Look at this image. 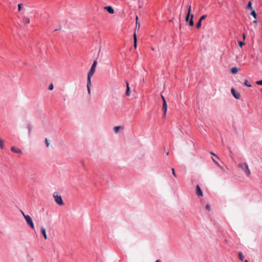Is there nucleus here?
Wrapping results in <instances>:
<instances>
[{"instance_id": "f257e3e1", "label": "nucleus", "mask_w": 262, "mask_h": 262, "mask_svg": "<svg viewBox=\"0 0 262 262\" xmlns=\"http://www.w3.org/2000/svg\"><path fill=\"white\" fill-rule=\"evenodd\" d=\"M238 167L242 169L245 172V173L247 176H249L250 175L251 172L249 168L248 165L246 162L238 164Z\"/></svg>"}, {"instance_id": "f03ea898", "label": "nucleus", "mask_w": 262, "mask_h": 262, "mask_svg": "<svg viewBox=\"0 0 262 262\" xmlns=\"http://www.w3.org/2000/svg\"><path fill=\"white\" fill-rule=\"evenodd\" d=\"M53 197L54 198L55 202L59 205L62 206L64 204L62 201L61 196L54 193L53 194Z\"/></svg>"}, {"instance_id": "7ed1b4c3", "label": "nucleus", "mask_w": 262, "mask_h": 262, "mask_svg": "<svg viewBox=\"0 0 262 262\" xmlns=\"http://www.w3.org/2000/svg\"><path fill=\"white\" fill-rule=\"evenodd\" d=\"M96 67H91L90 70L88 73L87 81H89V83L91 82V77L93 76L95 72Z\"/></svg>"}, {"instance_id": "20e7f679", "label": "nucleus", "mask_w": 262, "mask_h": 262, "mask_svg": "<svg viewBox=\"0 0 262 262\" xmlns=\"http://www.w3.org/2000/svg\"><path fill=\"white\" fill-rule=\"evenodd\" d=\"M25 219L27 224L32 228L34 229V225L32 218L29 215H25Z\"/></svg>"}, {"instance_id": "39448f33", "label": "nucleus", "mask_w": 262, "mask_h": 262, "mask_svg": "<svg viewBox=\"0 0 262 262\" xmlns=\"http://www.w3.org/2000/svg\"><path fill=\"white\" fill-rule=\"evenodd\" d=\"M231 93L233 96L236 99H239L241 97L239 93L237 92L234 88L231 89Z\"/></svg>"}, {"instance_id": "423d86ee", "label": "nucleus", "mask_w": 262, "mask_h": 262, "mask_svg": "<svg viewBox=\"0 0 262 262\" xmlns=\"http://www.w3.org/2000/svg\"><path fill=\"white\" fill-rule=\"evenodd\" d=\"M196 193L198 196H203V192L199 185L196 186Z\"/></svg>"}, {"instance_id": "0eeeda50", "label": "nucleus", "mask_w": 262, "mask_h": 262, "mask_svg": "<svg viewBox=\"0 0 262 262\" xmlns=\"http://www.w3.org/2000/svg\"><path fill=\"white\" fill-rule=\"evenodd\" d=\"M11 150L15 153L17 154H22V151L19 148H16L15 146H12L11 148Z\"/></svg>"}, {"instance_id": "6e6552de", "label": "nucleus", "mask_w": 262, "mask_h": 262, "mask_svg": "<svg viewBox=\"0 0 262 262\" xmlns=\"http://www.w3.org/2000/svg\"><path fill=\"white\" fill-rule=\"evenodd\" d=\"M23 22L25 25H28L30 23V19L28 17L24 16L22 18Z\"/></svg>"}, {"instance_id": "1a4fd4ad", "label": "nucleus", "mask_w": 262, "mask_h": 262, "mask_svg": "<svg viewBox=\"0 0 262 262\" xmlns=\"http://www.w3.org/2000/svg\"><path fill=\"white\" fill-rule=\"evenodd\" d=\"M133 37H134V47L136 49L137 48V35L136 33V30L134 31Z\"/></svg>"}, {"instance_id": "9d476101", "label": "nucleus", "mask_w": 262, "mask_h": 262, "mask_svg": "<svg viewBox=\"0 0 262 262\" xmlns=\"http://www.w3.org/2000/svg\"><path fill=\"white\" fill-rule=\"evenodd\" d=\"M41 232L43 237L45 238V239H47V234H46V229L43 226H42L41 227Z\"/></svg>"}, {"instance_id": "9b49d317", "label": "nucleus", "mask_w": 262, "mask_h": 262, "mask_svg": "<svg viewBox=\"0 0 262 262\" xmlns=\"http://www.w3.org/2000/svg\"><path fill=\"white\" fill-rule=\"evenodd\" d=\"M104 9L106 10L107 12L110 14H113L114 13V10L111 6L105 7Z\"/></svg>"}, {"instance_id": "f8f14e48", "label": "nucleus", "mask_w": 262, "mask_h": 262, "mask_svg": "<svg viewBox=\"0 0 262 262\" xmlns=\"http://www.w3.org/2000/svg\"><path fill=\"white\" fill-rule=\"evenodd\" d=\"M26 127L28 130V136L30 137L31 133V130H32V125L29 123L27 124Z\"/></svg>"}, {"instance_id": "ddd939ff", "label": "nucleus", "mask_w": 262, "mask_h": 262, "mask_svg": "<svg viewBox=\"0 0 262 262\" xmlns=\"http://www.w3.org/2000/svg\"><path fill=\"white\" fill-rule=\"evenodd\" d=\"M167 104L165 99H164V102H163L162 105V111H167Z\"/></svg>"}, {"instance_id": "4468645a", "label": "nucleus", "mask_w": 262, "mask_h": 262, "mask_svg": "<svg viewBox=\"0 0 262 262\" xmlns=\"http://www.w3.org/2000/svg\"><path fill=\"white\" fill-rule=\"evenodd\" d=\"M239 70L238 68H237L236 67H233L231 69V72L232 74H236L239 71Z\"/></svg>"}, {"instance_id": "2eb2a0df", "label": "nucleus", "mask_w": 262, "mask_h": 262, "mask_svg": "<svg viewBox=\"0 0 262 262\" xmlns=\"http://www.w3.org/2000/svg\"><path fill=\"white\" fill-rule=\"evenodd\" d=\"M91 82H90V83L89 82V81H87V85H86V87H87V89H88V92L89 94H90L91 93Z\"/></svg>"}, {"instance_id": "dca6fc26", "label": "nucleus", "mask_w": 262, "mask_h": 262, "mask_svg": "<svg viewBox=\"0 0 262 262\" xmlns=\"http://www.w3.org/2000/svg\"><path fill=\"white\" fill-rule=\"evenodd\" d=\"M126 85H127V88H126V90L125 92V94L127 96H129V94H130V93H129L130 89H129V87L128 85V83L127 82H126Z\"/></svg>"}, {"instance_id": "f3484780", "label": "nucleus", "mask_w": 262, "mask_h": 262, "mask_svg": "<svg viewBox=\"0 0 262 262\" xmlns=\"http://www.w3.org/2000/svg\"><path fill=\"white\" fill-rule=\"evenodd\" d=\"M238 258L241 260L243 261L244 260V256L242 252L239 251L238 252Z\"/></svg>"}, {"instance_id": "a211bd4d", "label": "nucleus", "mask_w": 262, "mask_h": 262, "mask_svg": "<svg viewBox=\"0 0 262 262\" xmlns=\"http://www.w3.org/2000/svg\"><path fill=\"white\" fill-rule=\"evenodd\" d=\"M24 5L23 4H19L18 5V11L20 12L23 10Z\"/></svg>"}, {"instance_id": "6ab92c4d", "label": "nucleus", "mask_w": 262, "mask_h": 262, "mask_svg": "<svg viewBox=\"0 0 262 262\" xmlns=\"http://www.w3.org/2000/svg\"><path fill=\"white\" fill-rule=\"evenodd\" d=\"M193 14H191V18L189 21V25L190 26H193Z\"/></svg>"}, {"instance_id": "aec40b11", "label": "nucleus", "mask_w": 262, "mask_h": 262, "mask_svg": "<svg viewBox=\"0 0 262 262\" xmlns=\"http://www.w3.org/2000/svg\"><path fill=\"white\" fill-rule=\"evenodd\" d=\"M121 128V126H117L114 127V130L115 133H117L119 132V129Z\"/></svg>"}, {"instance_id": "412c9836", "label": "nucleus", "mask_w": 262, "mask_h": 262, "mask_svg": "<svg viewBox=\"0 0 262 262\" xmlns=\"http://www.w3.org/2000/svg\"><path fill=\"white\" fill-rule=\"evenodd\" d=\"M244 85L248 88H251L252 87V85L251 84H249L248 83V80L247 79H246L245 80V82H244Z\"/></svg>"}, {"instance_id": "4be33fe9", "label": "nucleus", "mask_w": 262, "mask_h": 262, "mask_svg": "<svg viewBox=\"0 0 262 262\" xmlns=\"http://www.w3.org/2000/svg\"><path fill=\"white\" fill-rule=\"evenodd\" d=\"M5 146V143L3 140L0 139V148L3 149Z\"/></svg>"}, {"instance_id": "5701e85b", "label": "nucleus", "mask_w": 262, "mask_h": 262, "mask_svg": "<svg viewBox=\"0 0 262 262\" xmlns=\"http://www.w3.org/2000/svg\"><path fill=\"white\" fill-rule=\"evenodd\" d=\"M251 11H252L251 13V15H252L255 18H256V13L255 11L253 10H252Z\"/></svg>"}, {"instance_id": "b1692460", "label": "nucleus", "mask_w": 262, "mask_h": 262, "mask_svg": "<svg viewBox=\"0 0 262 262\" xmlns=\"http://www.w3.org/2000/svg\"><path fill=\"white\" fill-rule=\"evenodd\" d=\"M247 8H249L250 9H251V10H253V8L252 7V3L250 1L248 4V5H247Z\"/></svg>"}, {"instance_id": "393cba45", "label": "nucleus", "mask_w": 262, "mask_h": 262, "mask_svg": "<svg viewBox=\"0 0 262 262\" xmlns=\"http://www.w3.org/2000/svg\"><path fill=\"white\" fill-rule=\"evenodd\" d=\"M207 17L206 15H202L199 19V20L202 21V20H204Z\"/></svg>"}, {"instance_id": "a878e982", "label": "nucleus", "mask_w": 262, "mask_h": 262, "mask_svg": "<svg viewBox=\"0 0 262 262\" xmlns=\"http://www.w3.org/2000/svg\"><path fill=\"white\" fill-rule=\"evenodd\" d=\"M212 161L215 163L216 165H217L220 168H222V166L219 164V163L216 161L215 159L212 158Z\"/></svg>"}, {"instance_id": "bb28decb", "label": "nucleus", "mask_w": 262, "mask_h": 262, "mask_svg": "<svg viewBox=\"0 0 262 262\" xmlns=\"http://www.w3.org/2000/svg\"><path fill=\"white\" fill-rule=\"evenodd\" d=\"M201 22L200 20H199V21L198 22V23L196 24V28L199 29L201 27Z\"/></svg>"}, {"instance_id": "cd10ccee", "label": "nucleus", "mask_w": 262, "mask_h": 262, "mask_svg": "<svg viewBox=\"0 0 262 262\" xmlns=\"http://www.w3.org/2000/svg\"><path fill=\"white\" fill-rule=\"evenodd\" d=\"M53 88H54V85H53V83H51V84L49 85V87H48V89H49V90H50V91H52V90H53Z\"/></svg>"}, {"instance_id": "c85d7f7f", "label": "nucleus", "mask_w": 262, "mask_h": 262, "mask_svg": "<svg viewBox=\"0 0 262 262\" xmlns=\"http://www.w3.org/2000/svg\"><path fill=\"white\" fill-rule=\"evenodd\" d=\"M190 16H191V14H187L185 19L186 21H188L189 20Z\"/></svg>"}, {"instance_id": "c756f323", "label": "nucleus", "mask_w": 262, "mask_h": 262, "mask_svg": "<svg viewBox=\"0 0 262 262\" xmlns=\"http://www.w3.org/2000/svg\"><path fill=\"white\" fill-rule=\"evenodd\" d=\"M139 28H140V24H138V21H136V28H135V30H136V31L137 29L139 30Z\"/></svg>"}, {"instance_id": "7c9ffc66", "label": "nucleus", "mask_w": 262, "mask_h": 262, "mask_svg": "<svg viewBox=\"0 0 262 262\" xmlns=\"http://www.w3.org/2000/svg\"><path fill=\"white\" fill-rule=\"evenodd\" d=\"M171 171H172V173L173 174V176L174 177H177V174H176V173L175 172V170H174V169L173 168H172L171 169Z\"/></svg>"}, {"instance_id": "2f4dec72", "label": "nucleus", "mask_w": 262, "mask_h": 262, "mask_svg": "<svg viewBox=\"0 0 262 262\" xmlns=\"http://www.w3.org/2000/svg\"><path fill=\"white\" fill-rule=\"evenodd\" d=\"M191 5H189V6H188V10L187 14H191Z\"/></svg>"}, {"instance_id": "473e14b6", "label": "nucleus", "mask_w": 262, "mask_h": 262, "mask_svg": "<svg viewBox=\"0 0 262 262\" xmlns=\"http://www.w3.org/2000/svg\"><path fill=\"white\" fill-rule=\"evenodd\" d=\"M256 83L259 85H262V79L260 80L257 81Z\"/></svg>"}, {"instance_id": "72a5a7b5", "label": "nucleus", "mask_w": 262, "mask_h": 262, "mask_svg": "<svg viewBox=\"0 0 262 262\" xmlns=\"http://www.w3.org/2000/svg\"><path fill=\"white\" fill-rule=\"evenodd\" d=\"M163 111V114L162 115V118H165L166 117L167 111Z\"/></svg>"}, {"instance_id": "f704fd0d", "label": "nucleus", "mask_w": 262, "mask_h": 262, "mask_svg": "<svg viewBox=\"0 0 262 262\" xmlns=\"http://www.w3.org/2000/svg\"><path fill=\"white\" fill-rule=\"evenodd\" d=\"M45 144L47 147L49 146V142H48V140L47 138L45 139Z\"/></svg>"}, {"instance_id": "c9c22d12", "label": "nucleus", "mask_w": 262, "mask_h": 262, "mask_svg": "<svg viewBox=\"0 0 262 262\" xmlns=\"http://www.w3.org/2000/svg\"><path fill=\"white\" fill-rule=\"evenodd\" d=\"M206 209L208 210V211L210 210V206L208 204L206 206Z\"/></svg>"}, {"instance_id": "e433bc0d", "label": "nucleus", "mask_w": 262, "mask_h": 262, "mask_svg": "<svg viewBox=\"0 0 262 262\" xmlns=\"http://www.w3.org/2000/svg\"><path fill=\"white\" fill-rule=\"evenodd\" d=\"M210 154H211L212 155L214 156L215 157V158H216V159H218V160L219 159V158L218 157V156H216V155L215 154H214V153H213L212 152H210Z\"/></svg>"}, {"instance_id": "4c0bfd02", "label": "nucleus", "mask_w": 262, "mask_h": 262, "mask_svg": "<svg viewBox=\"0 0 262 262\" xmlns=\"http://www.w3.org/2000/svg\"><path fill=\"white\" fill-rule=\"evenodd\" d=\"M244 44H245V43L244 42H243V41H239V46L241 47H242Z\"/></svg>"}, {"instance_id": "58836bf2", "label": "nucleus", "mask_w": 262, "mask_h": 262, "mask_svg": "<svg viewBox=\"0 0 262 262\" xmlns=\"http://www.w3.org/2000/svg\"><path fill=\"white\" fill-rule=\"evenodd\" d=\"M97 61L94 60V62H93V63L92 66H96V65H97Z\"/></svg>"}, {"instance_id": "ea45409f", "label": "nucleus", "mask_w": 262, "mask_h": 262, "mask_svg": "<svg viewBox=\"0 0 262 262\" xmlns=\"http://www.w3.org/2000/svg\"><path fill=\"white\" fill-rule=\"evenodd\" d=\"M243 37L244 40H245V38H246V36H245V34L244 33L243 34Z\"/></svg>"}, {"instance_id": "a19ab883", "label": "nucleus", "mask_w": 262, "mask_h": 262, "mask_svg": "<svg viewBox=\"0 0 262 262\" xmlns=\"http://www.w3.org/2000/svg\"><path fill=\"white\" fill-rule=\"evenodd\" d=\"M161 97H162V99L163 102H164V99H165L163 95H161Z\"/></svg>"}, {"instance_id": "79ce46f5", "label": "nucleus", "mask_w": 262, "mask_h": 262, "mask_svg": "<svg viewBox=\"0 0 262 262\" xmlns=\"http://www.w3.org/2000/svg\"><path fill=\"white\" fill-rule=\"evenodd\" d=\"M21 213L23 215V216L25 217V215H26L25 214L24 212L23 211H21Z\"/></svg>"}, {"instance_id": "37998d69", "label": "nucleus", "mask_w": 262, "mask_h": 262, "mask_svg": "<svg viewBox=\"0 0 262 262\" xmlns=\"http://www.w3.org/2000/svg\"><path fill=\"white\" fill-rule=\"evenodd\" d=\"M253 23H255L256 24V25H257V21L256 20H254L253 21Z\"/></svg>"}, {"instance_id": "c03bdc74", "label": "nucleus", "mask_w": 262, "mask_h": 262, "mask_svg": "<svg viewBox=\"0 0 262 262\" xmlns=\"http://www.w3.org/2000/svg\"><path fill=\"white\" fill-rule=\"evenodd\" d=\"M156 262H161V261L160 259H157Z\"/></svg>"}, {"instance_id": "a18cd8bd", "label": "nucleus", "mask_w": 262, "mask_h": 262, "mask_svg": "<svg viewBox=\"0 0 262 262\" xmlns=\"http://www.w3.org/2000/svg\"><path fill=\"white\" fill-rule=\"evenodd\" d=\"M138 17L137 16H136V21H138Z\"/></svg>"}, {"instance_id": "49530a36", "label": "nucleus", "mask_w": 262, "mask_h": 262, "mask_svg": "<svg viewBox=\"0 0 262 262\" xmlns=\"http://www.w3.org/2000/svg\"><path fill=\"white\" fill-rule=\"evenodd\" d=\"M244 262H248V260H247V259H246V260H245L244 261Z\"/></svg>"}, {"instance_id": "de8ad7c7", "label": "nucleus", "mask_w": 262, "mask_h": 262, "mask_svg": "<svg viewBox=\"0 0 262 262\" xmlns=\"http://www.w3.org/2000/svg\"><path fill=\"white\" fill-rule=\"evenodd\" d=\"M168 154H169V152H166V155H168Z\"/></svg>"}, {"instance_id": "09e8293b", "label": "nucleus", "mask_w": 262, "mask_h": 262, "mask_svg": "<svg viewBox=\"0 0 262 262\" xmlns=\"http://www.w3.org/2000/svg\"><path fill=\"white\" fill-rule=\"evenodd\" d=\"M221 169H223V170H224V169H223V168L222 167V168H221Z\"/></svg>"}]
</instances>
